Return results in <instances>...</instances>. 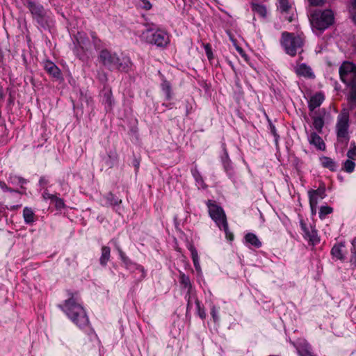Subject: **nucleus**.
Masks as SVG:
<instances>
[{
    "label": "nucleus",
    "mask_w": 356,
    "mask_h": 356,
    "mask_svg": "<svg viewBox=\"0 0 356 356\" xmlns=\"http://www.w3.org/2000/svg\"><path fill=\"white\" fill-rule=\"evenodd\" d=\"M341 80L352 90L348 97L350 109L356 106V65L351 62H343L339 70Z\"/></svg>",
    "instance_id": "f03ea898"
},
{
    "label": "nucleus",
    "mask_w": 356,
    "mask_h": 356,
    "mask_svg": "<svg viewBox=\"0 0 356 356\" xmlns=\"http://www.w3.org/2000/svg\"><path fill=\"white\" fill-rule=\"evenodd\" d=\"M289 22H291V21H292V19H291V18H289Z\"/></svg>",
    "instance_id": "6e6d98bb"
},
{
    "label": "nucleus",
    "mask_w": 356,
    "mask_h": 356,
    "mask_svg": "<svg viewBox=\"0 0 356 356\" xmlns=\"http://www.w3.org/2000/svg\"><path fill=\"white\" fill-rule=\"evenodd\" d=\"M324 100V96L321 92L316 93L313 95L309 102V109L313 112L314 109L319 107Z\"/></svg>",
    "instance_id": "ddd939ff"
},
{
    "label": "nucleus",
    "mask_w": 356,
    "mask_h": 356,
    "mask_svg": "<svg viewBox=\"0 0 356 356\" xmlns=\"http://www.w3.org/2000/svg\"><path fill=\"white\" fill-rule=\"evenodd\" d=\"M45 70L52 76L56 79L61 77V73L59 68L51 61L47 60L44 63Z\"/></svg>",
    "instance_id": "4468645a"
},
{
    "label": "nucleus",
    "mask_w": 356,
    "mask_h": 356,
    "mask_svg": "<svg viewBox=\"0 0 356 356\" xmlns=\"http://www.w3.org/2000/svg\"><path fill=\"white\" fill-rule=\"evenodd\" d=\"M53 200L55 201L56 207L57 208L60 209V208H63L64 207V202H63L62 199L58 198L56 196H55V197L54 198Z\"/></svg>",
    "instance_id": "c9c22d12"
},
{
    "label": "nucleus",
    "mask_w": 356,
    "mask_h": 356,
    "mask_svg": "<svg viewBox=\"0 0 356 356\" xmlns=\"http://www.w3.org/2000/svg\"><path fill=\"white\" fill-rule=\"evenodd\" d=\"M111 256V249L108 246H103L102 248V255L99 259L100 264L106 266L108 261Z\"/></svg>",
    "instance_id": "6ab92c4d"
},
{
    "label": "nucleus",
    "mask_w": 356,
    "mask_h": 356,
    "mask_svg": "<svg viewBox=\"0 0 356 356\" xmlns=\"http://www.w3.org/2000/svg\"><path fill=\"white\" fill-rule=\"evenodd\" d=\"M345 245L339 243L333 246L331 250L332 255L337 259L343 260L345 258Z\"/></svg>",
    "instance_id": "dca6fc26"
},
{
    "label": "nucleus",
    "mask_w": 356,
    "mask_h": 356,
    "mask_svg": "<svg viewBox=\"0 0 356 356\" xmlns=\"http://www.w3.org/2000/svg\"><path fill=\"white\" fill-rule=\"evenodd\" d=\"M351 13H352L353 20L355 22H356V0H354L353 8V10L351 11Z\"/></svg>",
    "instance_id": "58836bf2"
},
{
    "label": "nucleus",
    "mask_w": 356,
    "mask_h": 356,
    "mask_svg": "<svg viewBox=\"0 0 356 356\" xmlns=\"http://www.w3.org/2000/svg\"><path fill=\"white\" fill-rule=\"evenodd\" d=\"M355 165V163L348 159L344 163V169L347 172H352L354 170Z\"/></svg>",
    "instance_id": "7c9ffc66"
},
{
    "label": "nucleus",
    "mask_w": 356,
    "mask_h": 356,
    "mask_svg": "<svg viewBox=\"0 0 356 356\" xmlns=\"http://www.w3.org/2000/svg\"><path fill=\"white\" fill-rule=\"evenodd\" d=\"M199 314H200V316L202 318H205V314H204V312H199Z\"/></svg>",
    "instance_id": "8fccbe9b"
},
{
    "label": "nucleus",
    "mask_w": 356,
    "mask_h": 356,
    "mask_svg": "<svg viewBox=\"0 0 356 356\" xmlns=\"http://www.w3.org/2000/svg\"><path fill=\"white\" fill-rule=\"evenodd\" d=\"M347 156L351 160L356 159V145L355 142L350 143V147L347 152Z\"/></svg>",
    "instance_id": "c756f323"
},
{
    "label": "nucleus",
    "mask_w": 356,
    "mask_h": 356,
    "mask_svg": "<svg viewBox=\"0 0 356 356\" xmlns=\"http://www.w3.org/2000/svg\"><path fill=\"white\" fill-rule=\"evenodd\" d=\"M189 250L191 253L193 261H195L196 260L199 259L197 251L193 245L190 246Z\"/></svg>",
    "instance_id": "473e14b6"
},
{
    "label": "nucleus",
    "mask_w": 356,
    "mask_h": 356,
    "mask_svg": "<svg viewBox=\"0 0 356 356\" xmlns=\"http://www.w3.org/2000/svg\"><path fill=\"white\" fill-rule=\"evenodd\" d=\"M193 174L197 181H199V180L202 181V178L198 172L195 170Z\"/></svg>",
    "instance_id": "79ce46f5"
},
{
    "label": "nucleus",
    "mask_w": 356,
    "mask_h": 356,
    "mask_svg": "<svg viewBox=\"0 0 356 356\" xmlns=\"http://www.w3.org/2000/svg\"><path fill=\"white\" fill-rule=\"evenodd\" d=\"M99 59L110 70H126L129 67V60L127 58H120L116 53L107 49L100 51Z\"/></svg>",
    "instance_id": "20e7f679"
},
{
    "label": "nucleus",
    "mask_w": 356,
    "mask_h": 356,
    "mask_svg": "<svg viewBox=\"0 0 356 356\" xmlns=\"http://www.w3.org/2000/svg\"><path fill=\"white\" fill-rule=\"evenodd\" d=\"M351 261L355 264L356 266V258H352Z\"/></svg>",
    "instance_id": "864d4df0"
},
{
    "label": "nucleus",
    "mask_w": 356,
    "mask_h": 356,
    "mask_svg": "<svg viewBox=\"0 0 356 356\" xmlns=\"http://www.w3.org/2000/svg\"><path fill=\"white\" fill-rule=\"evenodd\" d=\"M333 209L328 206L321 207L319 211V218L321 219H323L325 216L331 213H332Z\"/></svg>",
    "instance_id": "bb28decb"
},
{
    "label": "nucleus",
    "mask_w": 356,
    "mask_h": 356,
    "mask_svg": "<svg viewBox=\"0 0 356 356\" xmlns=\"http://www.w3.org/2000/svg\"><path fill=\"white\" fill-rule=\"evenodd\" d=\"M277 8L282 13H287L291 8L289 0H278Z\"/></svg>",
    "instance_id": "b1692460"
},
{
    "label": "nucleus",
    "mask_w": 356,
    "mask_h": 356,
    "mask_svg": "<svg viewBox=\"0 0 356 356\" xmlns=\"http://www.w3.org/2000/svg\"><path fill=\"white\" fill-rule=\"evenodd\" d=\"M205 49H206V53H207L208 58L211 59L212 57V52H211V48L209 47V44H207L205 47Z\"/></svg>",
    "instance_id": "ea45409f"
},
{
    "label": "nucleus",
    "mask_w": 356,
    "mask_h": 356,
    "mask_svg": "<svg viewBox=\"0 0 356 356\" xmlns=\"http://www.w3.org/2000/svg\"><path fill=\"white\" fill-rule=\"evenodd\" d=\"M118 253L120 257L122 262L124 263L125 267L129 270L135 269L136 270H138L141 275L140 278L143 279L145 277V272L144 268L141 266L137 265L136 264L133 263L128 257L126 256L124 252L120 248H118Z\"/></svg>",
    "instance_id": "9d476101"
},
{
    "label": "nucleus",
    "mask_w": 356,
    "mask_h": 356,
    "mask_svg": "<svg viewBox=\"0 0 356 356\" xmlns=\"http://www.w3.org/2000/svg\"><path fill=\"white\" fill-rule=\"evenodd\" d=\"M251 7H252V10L254 13H256L259 15H260L261 17H264L266 16V9L265 6H264L263 5H260L258 3H252Z\"/></svg>",
    "instance_id": "5701e85b"
},
{
    "label": "nucleus",
    "mask_w": 356,
    "mask_h": 356,
    "mask_svg": "<svg viewBox=\"0 0 356 356\" xmlns=\"http://www.w3.org/2000/svg\"><path fill=\"white\" fill-rule=\"evenodd\" d=\"M309 142L318 149L323 150L325 148V145L323 139L315 132L311 133L309 136Z\"/></svg>",
    "instance_id": "2eb2a0df"
},
{
    "label": "nucleus",
    "mask_w": 356,
    "mask_h": 356,
    "mask_svg": "<svg viewBox=\"0 0 356 356\" xmlns=\"http://www.w3.org/2000/svg\"><path fill=\"white\" fill-rule=\"evenodd\" d=\"M351 253H352L351 258H356V245H354V247L352 248Z\"/></svg>",
    "instance_id": "a18cd8bd"
},
{
    "label": "nucleus",
    "mask_w": 356,
    "mask_h": 356,
    "mask_svg": "<svg viewBox=\"0 0 356 356\" xmlns=\"http://www.w3.org/2000/svg\"><path fill=\"white\" fill-rule=\"evenodd\" d=\"M103 102L111 108L113 104L112 94L111 90L106 91L103 97Z\"/></svg>",
    "instance_id": "a878e982"
},
{
    "label": "nucleus",
    "mask_w": 356,
    "mask_h": 356,
    "mask_svg": "<svg viewBox=\"0 0 356 356\" xmlns=\"http://www.w3.org/2000/svg\"><path fill=\"white\" fill-rule=\"evenodd\" d=\"M309 204L314 206L318 205V199H323L325 197V188H318L316 190H310L308 191Z\"/></svg>",
    "instance_id": "f8f14e48"
},
{
    "label": "nucleus",
    "mask_w": 356,
    "mask_h": 356,
    "mask_svg": "<svg viewBox=\"0 0 356 356\" xmlns=\"http://www.w3.org/2000/svg\"><path fill=\"white\" fill-rule=\"evenodd\" d=\"M19 207V206L17 205V206H13L12 207L13 209H17Z\"/></svg>",
    "instance_id": "5fc2aeb1"
},
{
    "label": "nucleus",
    "mask_w": 356,
    "mask_h": 356,
    "mask_svg": "<svg viewBox=\"0 0 356 356\" xmlns=\"http://www.w3.org/2000/svg\"><path fill=\"white\" fill-rule=\"evenodd\" d=\"M106 200L108 202V204L110 205H117L121 203V200L118 199V197H115L113 193H108L106 195Z\"/></svg>",
    "instance_id": "c85d7f7f"
},
{
    "label": "nucleus",
    "mask_w": 356,
    "mask_h": 356,
    "mask_svg": "<svg viewBox=\"0 0 356 356\" xmlns=\"http://www.w3.org/2000/svg\"><path fill=\"white\" fill-rule=\"evenodd\" d=\"M92 38L93 39V42L95 43V45L97 44V42H98V40L97 39L96 36L95 35V33H92Z\"/></svg>",
    "instance_id": "09e8293b"
},
{
    "label": "nucleus",
    "mask_w": 356,
    "mask_h": 356,
    "mask_svg": "<svg viewBox=\"0 0 356 356\" xmlns=\"http://www.w3.org/2000/svg\"><path fill=\"white\" fill-rule=\"evenodd\" d=\"M312 119H313V126L314 129L318 132L321 133L322 129L324 127V120L323 117L321 116H316L311 115Z\"/></svg>",
    "instance_id": "aec40b11"
},
{
    "label": "nucleus",
    "mask_w": 356,
    "mask_h": 356,
    "mask_svg": "<svg viewBox=\"0 0 356 356\" xmlns=\"http://www.w3.org/2000/svg\"><path fill=\"white\" fill-rule=\"evenodd\" d=\"M24 6L27 8L35 20L40 26L45 28L51 21V13L35 0H22Z\"/></svg>",
    "instance_id": "7ed1b4c3"
},
{
    "label": "nucleus",
    "mask_w": 356,
    "mask_h": 356,
    "mask_svg": "<svg viewBox=\"0 0 356 356\" xmlns=\"http://www.w3.org/2000/svg\"><path fill=\"white\" fill-rule=\"evenodd\" d=\"M296 72L300 75L307 78H314V74L310 67L305 64H301L296 68Z\"/></svg>",
    "instance_id": "f3484780"
},
{
    "label": "nucleus",
    "mask_w": 356,
    "mask_h": 356,
    "mask_svg": "<svg viewBox=\"0 0 356 356\" xmlns=\"http://www.w3.org/2000/svg\"><path fill=\"white\" fill-rule=\"evenodd\" d=\"M23 216L26 224H31L34 222V213L31 208L25 207L24 209Z\"/></svg>",
    "instance_id": "412c9836"
},
{
    "label": "nucleus",
    "mask_w": 356,
    "mask_h": 356,
    "mask_svg": "<svg viewBox=\"0 0 356 356\" xmlns=\"http://www.w3.org/2000/svg\"><path fill=\"white\" fill-rule=\"evenodd\" d=\"M0 186H1V188L4 189V190H6L8 191H13V190H11L10 188L6 186L5 183L1 182Z\"/></svg>",
    "instance_id": "c03bdc74"
},
{
    "label": "nucleus",
    "mask_w": 356,
    "mask_h": 356,
    "mask_svg": "<svg viewBox=\"0 0 356 356\" xmlns=\"http://www.w3.org/2000/svg\"><path fill=\"white\" fill-rule=\"evenodd\" d=\"M355 243H356V239L355 238V239H354V240H353V241H352L353 247H354V245H355Z\"/></svg>",
    "instance_id": "603ef678"
},
{
    "label": "nucleus",
    "mask_w": 356,
    "mask_h": 356,
    "mask_svg": "<svg viewBox=\"0 0 356 356\" xmlns=\"http://www.w3.org/2000/svg\"><path fill=\"white\" fill-rule=\"evenodd\" d=\"M209 209V213L211 219L216 222V225L225 231L226 237L232 241L234 238L232 233L229 232L228 224L225 213L222 207L218 206L211 200H209L207 203Z\"/></svg>",
    "instance_id": "39448f33"
},
{
    "label": "nucleus",
    "mask_w": 356,
    "mask_h": 356,
    "mask_svg": "<svg viewBox=\"0 0 356 356\" xmlns=\"http://www.w3.org/2000/svg\"><path fill=\"white\" fill-rule=\"evenodd\" d=\"M181 282L182 284L184 285L185 287L190 286V280L188 276H186L185 275H182L181 276Z\"/></svg>",
    "instance_id": "f704fd0d"
},
{
    "label": "nucleus",
    "mask_w": 356,
    "mask_h": 356,
    "mask_svg": "<svg viewBox=\"0 0 356 356\" xmlns=\"http://www.w3.org/2000/svg\"><path fill=\"white\" fill-rule=\"evenodd\" d=\"M99 79L102 82L106 81L107 77H106V74L102 73V74H99Z\"/></svg>",
    "instance_id": "a19ab883"
},
{
    "label": "nucleus",
    "mask_w": 356,
    "mask_h": 356,
    "mask_svg": "<svg viewBox=\"0 0 356 356\" xmlns=\"http://www.w3.org/2000/svg\"><path fill=\"white\" fill-rule=\"evenodd\" d=\"M310 205V208H311V211H312V214H315L316 212V207H317V205H315L313 207V205L312 204H309Z\"/></svg>",
    "instance_id": "de8ad7c7"
},
{
    "label": "nucleus",
    "mask_w": 356,
    "mask_h": 356,
    "mask_svg": "<svg viewBox=\"0 0 356 356\" xmlns=\"http://www.w3.org/2000/svg\"><path fill=\"white\" fill-rule=\"evenodd\" d=\"M193 264H194V266H195V269L197 270H200V264H199V259L196 260L195 261H193Z\"/></svg>",
    "instance_id": "49530a36"
},
{
    "label": "nucleus",
    "mask_w": 356,
    "mask_h": 356,
    "mask_svg": "<svg viewBox=\"0 0 356 356\" xmlns=\"http://www.w3.org/2000/svg\"><path fill=\"white\" fill-rule=\"evenodd\" d=\"M223 152H224V154H223V156H222V163H223V165H224V168H225V170H228V169L229 168L230 160H229V155H228L227 151L225 145H223Z\"/></svg>",
    "instance_id": "cd10ccee"
},
{
    "label": "nucleus",
    "mask_w": 356,
    "mask_h": 356,
    "mask_svg": "<svg viewBox=\"0 0 356 356\" xmlns=\"http://www.w3.org/2000/svg\"><path fill=\"white\" fill-rule=\"evenodd\" d=\"M321 164L324 168H327L332 171L335 170L336 164L335 162L330 158L324 156L321 159Z\"/></svg>",
    "instance_id": "4be33fe9"
},
{
    "label": "nucleus",
    "mask_w": 356,
    "mask_h": 356,
    "mask_svg": "<svg viewBox=\"0 0 356 356\" xmlns=\"http://www.w3.org/2000/svg\"><path fill=\"white\" fill-rule=\"evenodd\" d=\"M142 36L147 42L154 44L157 47H165L170 42L168 33L161 30L154 33L150 30H147L143 33Z\"/></svg>",
    "instance_id": "1a4fd4ad"
},
{
    "label": "nucleus",
    "mask_w": 356,
    "mask_h": 356,
    "mask_svg": "<svg viewBox=\"0 0 356 356\" xmlns=\"http://www.w3.org/2000/svg\"><path fill=\"white\" fill-rule=\"evenodd\" d=\"M237 51L239 52V53H242L243 52V50L241 47H237L236 48Z\"/></svg>",
    "instance_id": "3c124183"
},
{
    "label": "nucleus",
    "mask_w": 356,
    "mask_h": 356,
    "mask_svg": "<svg viewBox=\"0 0 356 356\" xmlns=\"http://www.w3.org/2000/svg\"><path fill=\"white\" fill-rule=\"evenodd\" d=\"M245 240L246 243L251 244L255 248H260L261 246V243L257 238V236L252 233H248L245 236Z\"/></svg>",
    "instance_id": "a211bd4d"
},
{
    "label": "nucleus",
    "mask_w": 356,
    "mask_h": 356,
    "mask_svg": "<svg viewBox=\"0 0 356 356\" xmlns=\"http://www.w3.org/2000/svg\"><path fill=\"white\" fill-rule=\"evenodd\" d=\"M42 196L44 199H50L51 200H54V198L55 197V195H52V194H50L49 193L47 192V191H44L42 194Z\"/></svg>",
    "instance_id": "4c0bfd02"
},
{
    "label": "nucleus",
    "mask_w": 356,
    "mask_h": 356,
    "mask_svg": "<svg viewBox=\"0 0 356 356\" xmlns=\"http://www.w3.org/2000/svg\"><path fill=\"white\" fill-rule=\"evenodd\" d=\"M302 230L304 232V237L309 240L312 244H316L319 242V238L317 236V232L312 227H308L306 224L301 222L300 223Z\"/></svg>",
    "instance_id": "9b49d317"
},
{
    "label": "nucleus",
    "mask_w": 356,
    "mask_h": 356,
    "mask_svg": "<svg viewBox=\"0 0 356 356\" xmlns=\"http://www.w3.org/2000/svg\"><path fill=\"white\" fill-rule=\"evenodd\" d=\"M15 179H17L18 182L21 184H26V179L22 178V177H14Z\"/></svg>",
    "instance_id": "37998d69"
},
{
    "label": "nucleus",
    "mask_w": 356,
    "mask_h": 356,
    "mask_svg": "<svg viewBox=\"0 0 356 356\" xmlns=\"http://www.w3.org/2000/svg\"><path fill=\"white\" fill-rule=\"evenodd\" d=\"M161 88L165 94L167 99H170L172 96L170 83L168 81L164 80L161 83Z\"/></svg>",
    "instance_id": "393cba45"
},
{
    "label": "nucleus",
    "mask_w": 356,
    "mask_h": 356,
    "mask_svg": "<svg viewBox=\"0 0 356 356\" xmlns=\"http://www.w3.org/2000/svg\"><path fill=\"white\" fill-rule=\"evenodd\" d=\"M307 1H309L310 5L315 6H321V5L323 4V3H324V0H307Z\"/></svg>",
    "instance_id": "e433bc0d"
},
{
    "label": "nucleus",
    "mask_w": 356,
    "mask_h": 356,
    "mask_svg": "<svg viewBox=\"0 0 356 356\" xmlns=\"http://www.w3.org/2000/svg\"><path fill=\"white\" fill-rule=\"evenodd\" d=\"M349 126V113L344 109L337 116L335 126L337 143L344 146L347 145L350 140Z\"/></svg>",
    "instance_id": "6e6552de"
},
{
    "label": "nucleus",
    "mask_w": 356,
    "mask_h": 356,
    "mask_svg": "<svg viewBox=\"0 0 356 356\" xmlns=\"http://www.w3.org/2000/svg\"><path fill=\"white\" fill-rule=\"evenodd\" d=\"M60 307L78 327H84L88 325L89 320L86 311L74 296L66 300Z\"/></svg>",
    "instance_id": "f257e3e1"
},
{
    "label": "nucleus",
    "mask_w": 356,
    "mask_h": 356,
    "mask_svg": "<svg viewBox=\"0 0 356 356\" xmlns=\"http://www.w3.org/2000/svg\"><path fill=\"white\" fill-rule=\"evenodd\" d=\"M309 21L313 29L324 31L334 22V14L331 10H315L310 13Z\"/></svg>",
    "instance_id": "423d86ee"
},
{
    "label": "nucleus",
    "mask_w": 356,
    "mask_h": 356,
    "mask_svg": "<svg viewBox=\"0 0 356 356\" xmlns=\"http://www.w3.org/2000/svg\"><path fill=\"white\" fill-rule=\"evenodd\" d=\"M303 44L304 39L300 35L288 32L282 34L281 44L286 53L291 56L302 51Z\"/></svg>",
    "instance_id": "0eeeda50"
},
{
    "label": "nucleus",
    "mask_w": 356,
    "mask_h": 356,
    "mask_svg": "<svg viewBox=\"0 0 356 356\" xmlns=\"http://www.w3.org/2000/svg\"><path fill=\"white\" fill-rule=\"evenodd\" d=\"M218 309L216 308V307L213 306L211 309V314L215 322H217L219 320V316H218Z\"/></svg>",
    "instance_id": "72a5a7b5"
},
{
    "label": "nucleus",
    "mask_w": 356,
    "mask_h": 356,
    "mask_svg": "<svg viewBox=\"0 0 356 356\" xmlns=\"http://www.w3.org/2000/svg\"><path fill=\"white\" fill-rule=\"evenodd\" d=\"M139 6L145 10H149L152 8V4L148 0H139Z\"/></svg>",
    "instance_id": "2f4dec72"
}]
</instances>
